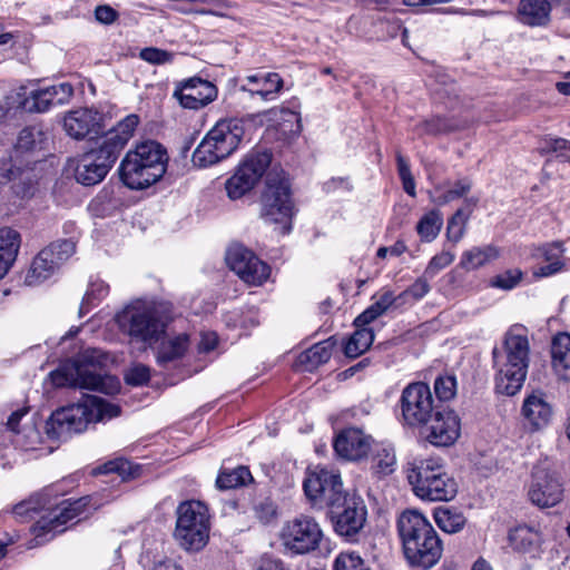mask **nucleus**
<instances>
[{
	"label": "nucleus",
	"instance_id": "28",
	"mask_svg": "<svg viewBox=\"0 0 570 570\" xmlns=\"http://www.w3.org/2000/svg\"><path fill=\"white\" fill-rule=\"evenodd\" d=\"M538 250L547 264L534 271L535 276L549 277L570 269V258L564 257L566 248L562 242L544 244Z\"/></svg>",
	"mask_w": 570,
	"mask_h": 570
},
{
	"label": "nucleus",
	"instance_id": "46",
	"mask_svg": "<svg viewBox=\"0 0 570 570\" xmlns=\"http://www.w3.org/2000/svg\"><path fill=\"white\" fill-rule=\"evenodd\" d=\"M21 245L20 234L10 227L0 228V255L16 262Z\"/></svg>",
	"mask_w": 570,
	"mask_h": 570
},
{
	"label": "nucleus",
	"instance_id": "31",
	"mask_svg": "<svg viewBox=\"0 0 570 570\" xmlns=\"http://www.w3.org/2000/svg\"><path fill=\"white\" fill-rule=\"evenodd\" d=\"M552 368L554 374L563 381L570 382V335L557 334L551 344Z\"/></svg>",
	"mask_w": 570,
	"mask_h": 570
},
{
	"label": "nucleus",
	"instance_id": "56",
	"mask_svg": "<svg viewBox=\"0 0 570 570\" xmlns=\"http://www.w3.org/2000/svg\"><path fill=\"white\" fill-rule=\"evenodd\" d=\"M541 153H553L558 156H566L570 154V141L563 138H548L544 139L540 146Z\"/></svg>",
	"mask_w": 570,
	"mask_h": 570
},
{
	"label": "nucleus",
	"instance_id": "41",
	"mask_svg": "<svg viewBox=\"0 0 570 570\" xmlns=\"http://www.w3.org/2000/svg\"><path fill=\"white\" fill-rule=\"evenodd\" d=\"M443 226V216L440 210L432 209L424 214L416 224V233L422 242L431 243L440 234Z\"/></svg>",
	"mask_w": 570,
	"mask_h": 570
},
{
	"label": "nucleus",
	"instance_id": "2",
	"mask_svg": "<svg viewBox=\"0 0 570 570\" xmlns=\"http://www.w3.org/2000/svg\"><path fill=\"white\" fill-rule=\"evenodd\" d=\"M397 533L410 564L430 569L441 559L442 542L428 518L417 510L407 509L397 518Z\"/></svg>",
	"mask_w": 570,
	"mask_h": 570
},
{
	"label": "nucleus",
	"instance_id": "43",
	"mask_svg": "<svg viewBox=\"0 0 570 570\" xmlns=\"http://www.w3.org/2000/svg\"><path fill=\"white\" fill-rule=\"evenodd\" d=\"M374 340L373 331L365 326H356V331L348 338L344 352L348 357H357L372 345Z\"/></svg>",
	"mask_w": 570,
	"mask_h": 570
},
{
	"label": "nucleus",
	"instance_id": "63",
	"mask_svg": "<svg viewBox=\"0 0 570 570\" xmlns=\"http://www.w3.org/2000/svg\"><path fill=\"white\" fill-rule=\"evenodd\" d=\"M218 338L214 332H206L200 335L198 343V351L200 353H208L213 351L217 345Z\"/></svg>",
	"mask_w": 570,
	"mask_h": 570
},
{
	"label": "nucleus",
	"instance_id": "5",
	"mask_svg": "<svg viewBox=\"0 0 570 570\" xmlns=\"http://www.w3.org/2000/svg\"><path fill=\"white\" fill-rule=\"evenodd\" d=\"M118 405L101 397L86 395L79 402L55 411L46 423L47 434L51 438H65L85 431L88 424L118 416Z\"/></svg>",
	"mask_w": 570,
	"mask_h": 570
},
{
	"label": "nucleus",
	"instance_id": "12",
	"mask_svg": "<svg viewBox=\"0 0 570 570\" xmlns=\"http://www.w3.org/2000/svg\"><path fill=\"white\" fill-rule=\"evenodd\" d=\"M323 535L320 523L313 517L301 514L284 522L278 540L287 553L303 556L317 550Z\"/></svg>",
	"mask_w": 570,
	"mask_h": 570
},
{
	"label": "nucleus",
	"instance_id": "50",
	"mask_svg": "<svg viewBox=\"0 0 570 570\" xmlns=\"http://www.w3.org/2000/svg\"><path fill=\"white\" fill-rule=\"evenodd\" d=\"M43 250H50L51 258L60 267L66 261H68L76 252V244L71 239H62L51 243Z\"/></svg>",
	"mask_w": 570,
	"mask_h": 570
},
{
	"label": "nucleus",
	"instance_id": "49",
	"mask_svg": "<svg viewBox=\"0 0 570 570\" xmlns=\"http://www.w3.org/2000/svg\"><path fill=\"white\" fill-rule=\"evenodd\" d=\"M225 323L228 327L248 330L257 325V314L249 309L246 313L242 311H233L225 315Z\"/></svg>",
	"mask_w": 570,
	"mask_h": 570
},
{
	"label": "nucleus",
	"instance_id": "61",
	"mask_svg": "<svg viewBox=\"0 0 570 570\" xmlns=\"http://www.w3.org/2000/svg\"><path fill=\"white\" fill-rule=\"evenodd\" d=\"M95 17L102 24H111L118 19L119 14L112 7L100 4L95 9Z\"/></svg>",
	"mask_w": 570,
	"mask_h": 570
},
{
	"label": "nucleus",
	"instance_id": "30",
	"mask_svg": "<svg viewBox=\"0 0 570 570\" xmlns=\"http://www.w3.org/2000/svg\"><path fill=\"white\" fill-rule=\"evenodd\" d=\"M551 0H520L517 18L529 27H546L550 22Z\"/></svg>",
	"mask_w": 570,
	"mask_h": 570
},
{
	"label": "nucleus",
	"instance_id": "3",
	"mask_svg": "<svg viewBox=\"0 0 570 570\" xmlns=\"http://www.w3.org/2000/svg\"><path fill=\"white\" fill-rule=\"evenodd\" d=\"M108 356L97 348L83 351L77 360L61 364L50 373V380L57 387L78 386L105 394H115L120 389L116 376L102 373Z\"/></svg>",
	"mask_w": 570,
	"mask_h": 570
},
{
	"label": "nucleus",
	"instance_id": "9",
	"mask_svg": "<svg viewBox=\"0 0 570 570\" xmlns=\"http://www.w3.org/2000/svg\"><path fill=\"white\" fill-rule=\"evenodd\" d=\"M176 515L174 537L179 546L187 551L202 550L209 539L207 507L197 500L185 501L177 507Z\"/></svg>",
	"mask_w": 570,
	"mask_h": 570
},
{
	"label": "nucleus",
	"instance_id": "52",
	"mask_svg": "<svg viewBox=\"0 0 570 570\" xmlns=\"http://www.w3.org/2000/svg\"><path fill=\"white\" fill-rule=\"evenodd\" d=\"M434 392L439 400L450 401L456 395V379L454 375H442L434 382Z\"/></svg>",
	"mask_w": 570,
	"mask_h": 570
},
{
	"label": "nucleus",
	"instance_id": "37",
	"mask_svg": "<svg viewBox=\"0 0 570 570\" xmlns=\"http://www.w3.org/2000/svg\"><path fill=\"white\" fill-rule=\"evenodd\" d=\"M46 135L38 126L23 128L18 136L12 154L17 158L29 159V154L41 149Z\"/></svg>",
	"mask_w": 570,
	"mask_h": 570
},
{
	"label": "nucleus",
	"instance_id": "19",
	"mask_svg": "<svg viewBox=\"0 0 570 570\" xmlns=\"http://www.w3.org/2000/svg\"><path fill=\"white\" fill-rule=\"evenodd\" d=\"M553 405L542 391H532L523 399L520 415L524 428L531 432H540L550 425L553 419Z\"/></svg>",
	"mask_w": 570,
	"mask_h": 570
},
{
	"label": "nucleus",
	"instance_id": "62",
	"mask_svg": "<svg viewBox=\"0 0 570 570\" xmlns=\"http://www.w3.org/2000/svg\"><path fill=\"white\" fill-rule=\"evenodd\" d=\"M407 247L404 242L397 240L391 247H380L376 252L379 258H385L387 255L399 257L406 252Z\"/></svg>",
	"mask_w": 570,
	"mask_h": 570
},
{
	"label": "nucleus",
	"instance_id": "64",
	"mask_svg": "<svg viewBox=\"0 0 570 570\" xmlns=\"http://www.w3.org/2000/svg\"><path fill=\"white\" fill-rule=\"evenodd\" d=\"M257 570H288L284 567L283 562L278 559L262 558Z\"/></svg>",
	"mask_w": 570,
	"mask_h": 570
},
{
	"label": "nucleus",
	"instance_id": "14",
	"mask_svg": "<svg viewBox=\"0 0 570 570\" xmlns=\"http://www.w3.org/2000/svg\"><path fill=\"white\" fill-rule=\"evenodd\" d=\"M303 489L314 504L340 509L343 499V483L341 475L333 469L315 466L306 472Z\"/></svg>",
	"mask_w": 570,
	"mask_h": 570
},
{
	"label": "nucleus",
	"instance_id": "34",
	"mask_svg": "<svg viewBox=\"0 0 570 570\" xmlns=\"http://www.w3.org/2000/svg\"><path fill=\"white\" fill-rule=\"evenodd\" d=\"M373 303L354 321L355 326H365L386 313L400 301L392 291L383 289L373 296Z\"/></svg>",
	"mask_w": 570,
	"mask_h": 570
},
{
	"label": "nucleus",
	"instance_id": "32",
	"mask_svg": "<svg viewBox=\"0 0 570 570\" xmlns=\"http://www.w3.org/2000/svg\"><path fill=\"white\" fill-rule=\"evenodd\" d=\"M509 540L514 550L537 557L542 538L538 530L528 525H518L510 531Z\"/></svg>",
	"mask_w": 570,
	"mask_h": 570
},
{
	"label": "nucleus",
	"instance_id": "17",
	"mask_svg": "<svg viewBox=\"0 0 570 570\" xmlns=\"http://www.w3.org/2000/svg\"><path fill=\"white\" fill-rule=\"evenodd\" d=\"M401 417L405 425L426 424L435 411L431 389L423 382L409 384L399 400Z\"/></svg>",
	"mask_w": 570,
	"mask_h": 570
},
{
	"label": "nucleus",
	"instance_id": "18",
	"mask_svg": "<svg viewBox=\"0 0 570 570\" xmlns=\"http://www.w3.org/2000/svg\"><path fill=\"white\" fill-rule=\"evenodd\" d=\"M225 259L228 267L248 285H263L271 275L269 265L240 244L230 245Z\"/></svg>",
	"mask_w": 570,
	"mask_h": 570
},
{
	"label": "nucleus",
	"instance_id": "11",
	"mask_svg": "<svg viewBox=\"0 0 570 570\" xmlns=\"http://www.w3.org/2000/svg\"><path fill=\"white\" fill-rule=\"evenodd\" d=\"M563 482L551 459L539 460L532 468L527 484L530 502L541 509L552 508L563 500Z\"/></svg>",
	"mask_w": 570,
	"mask_h": 570
},
{
	"label": "nucleus",
	"instance_id": "15",
	"mask_svg": "<svg viewBox=\"0 0 570 570\" xmlns=\"http://www.w3.org/2000/svg\"><path fill=\"white\" fill-rule=\"evenodd\" d=\"M272 161L266 150L249 153L225 183L227 196L236 200L249 193L265 175Z\"/></svg>",
	"mask_w": 570,
	"mask_h": 570
},
{
	"label": "nucleus",
	"instance_id": "25",
	"mask_svg": "<svg viewBox=\"0 0 570 570\" xmlns=\"http://www.w3.org/2000/svg\"><path fill=\"white\" fill-rule=\"evenodd\" d=\"M373 439L361 429L343 430L334 441V450L338 456L348 461H358L372 450Z\"/></svg>",
	"mask_w": 570,
	"mask_h": 570
},
{
	"label": "nucleus",
	"instance_id": "51",
	"mask_svg": "<svg viewBox=\"0 0 570 570\" xmlns=\"http://www.w3.org/2000/svg\"><path fill=\"white\" fill-rule=\"evenodd\" d=\"M454 258H455V254H454V252H452L450 249H443L441 253L434 255L430 259V262L424 271V277L430 278V279L433 278L442 269H444L445 267L451 265L453 263Z\"/></svg>",
	"mask_w": 570,
	"mask_h": 570
},
{
	"label": "nucleus",
	"instance_id": "23",
	"mask_svg": "<svg viewBox=\"0 0 570 570\" xmlns=\"http://www.w3.org/2000/svg\"><path fill=\"white\" fill-rule=\"evenodd\" d=\"M426 439L436 446L452 445L460 436L461 421L450 409L436 410L430 419Z\"/></svg>",
	"mask_w": 570,
	"mask_h": 570
},
{
	"label": "nucleus",
	"instance_id": "22",
	"mask_svg": "<svg viewBox=\"0 0 570 570\" xmlns=\"http://www.w3.org/2000/svg\"><path fill=\"white\" fill-rule=\"evenodd\" d=\"M174 97L184 108L200 109L217 98V88L208 80L194 77L178 83Z\"/></svg>",
	"mask_w": 570,
	"mask_h": 570
},
{
	"label": "nucleus",
	"instance_id": "16",
	"mask_svg": "<svg viewBox=\"0 0 570 570\" xmlns=\"http://www.w3.org/2000/svg\"><path fill=\"white\" fill-rule=\"evenodd\" d=\"M138 124L139 117L137 115L130 114L126 116L115 127L100 136L95 141V147L90 148L87 153L94 154V158L101 165H105L106 169L110 170L127 142L134 136Z\"/></svg>",
	"mask_w": 570,
	"mask_h": 570
},
{
	"label": "nucleus",
	"instance_id": "26",
	"mask_svg": "<svg viewBox=\"0 0 570 570\" xmlns=\"http://www.w3.org/2000/svg\"><path fill=\"white\" fill-rule=\"evenodd\" d=\"M342 511L333 509L335 518V531L343 537L356 534L364 525L366 509L361 500L343 497L341 501Z\"/></svg>",
	"mask_w": 570,
	"mask_h": 570
},
{
	"label": "nucleus",
	"instance_id": "36",
	"mask_svg": "<svg viewBox=\"0 0 570 570\" xmlns=\"http://www.w3.org/2000/svg\"><path fill=\"white\" fill-rule=\"evenodd\" d=\"M499 257V249L493 245L474 246L462 253L459 266L466 272L479 269Z\"/></svg>",
	"mask_w": 570,
	"mask_h": 570
},
{
	"label": "nucleus",
	"instance_id": "58",
	"mask_svg": "<svg viewBox=\"0 0 570 570\" xmlns=\"http://www.w3.org/2000/svg\"><path fill=\"white\" fill-rule=\"evenodd\" d=\"M104 472L110 473L115 472L118 473L120 476L125 478H134L136 473L132 471V464L131 462L118 459L115 461H110L104 465Z\"/></svg>",
	"mask_w": 570,
	"mask_h": 570
},
{
	"label": "nucleus",
	"instance_id": "47",
	"mask_svg": "<svg viewBox=\"0 0 570 570\" xmlns=\"http://www.w3.org/2000/svg\"><path fill=\"white\" fill-rule=\"evenodd\" d=\"M109 293V286L100 279L92 281L83 296L80 313L85 314L89 312V308L105 298Z\"/></svg>",
	"mask_w": 570,
	"mask_h": 570
},
{
	"label": "nucleus",
	"instance_id": "53",
	"mask_svg": "<svg viewBox=\"0 0 570 570\" xmlns=\"http://www.w3.org/2000/svg\"><path fill=\"white\" fill-rule=\"evenodd\" d=\"M522 278V272L520 269H509L494 276L491 279V286L509 291L514 288Z\"/></svg>",
	"mask_w": 570,
	"mask_h": 570
},
{
	"label": "nucleus",
	"instance_id": "54",
	"mask_svg": "<svg viewBox=\"0 0 570 570\" xmlns=\"http://www.w3.org/2000/svg\"><path fill=\"white\" fill-rule=\"evenodd\" d=\"M150 379V368L144 364H135L125 374V381L132 386L146 384Z\"/></svg>",
	"mask_w": 570,
	"mask_h": 570
},
{
	"label": "nucleus",
	"instance_id": "57",
	"mask_svg": "<svg viewBox=\"0 0 570 570\" xmlns=\"http://www.w3.org/2000/svg\"><path fill=\"white\" fill-rule=\"evenodd\" d=\"M430 291V285L428 283L426 277L417 278L407 289L402 292L397 298L402 302L405 301L407 296H411L413 299H421L424 297Z\"/></svg>",
	"mask_w": 570,
	"mask_h": 570
},
{
	"label": "nucleus",
	"instance_id": "55",
	"mask_svg": "<svg viewBox=\"0 0 570 570\" xmlns=\"http://www.w3.org/2000/svg\"><path fill=\"white\" fill-rule=\"evenodd\" d=\"M139 57L151 65H165L173 61V53L163 49L149 47L140 51Z\"/></svg>",
	"mask_w": 570,
	"mask_h": 570
},
{
	"label": "nucleus",
	"instance_id": "20",
	"mask_svg": "<svg viewBox=\"0 0 570 570\" xmlns=\"http://www.w3.org/2000/svg\"><path fill=\"white\" fill-rule=\"evenodd\" d=\"M52 105H56V102L48 87L32 91H28L26 87H20L6 97L4 107H1V111L2 116L17 110L45 112Z\"/></svg>",
	"mask_w": 570,
	"mask_h": 570
},
{
	"label": "nucleus",
	"instance_id": "10",
	"mask_svg": "<svg viewBox=\"0 0 570 570\" xmlns=\"http://www.w3.org/2000/svg\"><path fill=\"white\" fill-rule=\"evenodd\" d=\"M295 213L291 186L287 179L268 175L261 196V217L268 224L281 225L289 232Z\"/></svg>",
	"mask_w": 570,
	"mask_h": 570
},
{
	"label": "nucleus",
	"instance_id": "21",
	"mask_svg": "<svg viewBox=\"0 0 570 570\" xmlns=\"http://www.w3.org/2000/svg\"><path fill=\"white\" fill-rule=\"evenodd\" d=\"M30 159L17 158L13 154L0 161V185L12 183L13 191L20 197L32 193L33 175Z\"/></svg>",
	"mask_w": 570,
	"mask_h": 570
},
{
	"label": "nucleus",
	"instance_id": "42",
	"mask_svg": "<svg viewBox=\"0 0 570 570\" xmlns=\"http://www.w3.org/2000/svg\"><path fill=\"white\" fill-rule=\"evenodd\" d=\"M372 470L380 475H387L395 469L396 458L392 446L386 444L372 445Z\"/></svg>",
	"mask_w": 570,
	"mask_h": 570
},
{
	"label": "nucleus",
	"instance_id": "1",
	"mask_svg": "<svg viewBox=\"0 0 570 570\" xmlns=\"http://www.w3.org/2000/svg\"><path fill=\"white\" fill-rule=\"evenodd\" d=\"M530 353L528 328L521 324L510 326L503 336L501 348L492 352L498 393L512 396L521 390L528 374Z\"/></svg>",
	"mask_w": 570,
	"mask_h": 570
},
{
	"label": "nucleus",
	"instance_id": "38",
	"mask_svg": "<svg viewBox=\"0 0 570 570\" xmlns=\"http://www.w3.org/2000/svg\"><path fill=\"white\" fill-rule=\"evenodd\" d=\"M332 348L333 344L328 341L316 343L298 355L297 364L303 371L312 372L331 358Z\"/></svg>",
	"mask_w": 570,
	"mask_h": 570
},
{
	"label": "nucleus",
	"instance_id": "7",
	"mask_svg": "<svg viewBox=\"0 0 570 570\" xmlns=\"http://www.w3.org/2000/svg\"><path fill=\"white\" fill-rule=\"evenodd\" d=\"M407 480L414 494L426 501H450L458 485L438 458L414 460L407 468Z\"/></svg>",
	"mask_w": 570,
	"mask_h": 570
},
{
	"label": "nucleus",
	"instance_id": "24",
	"mask_svg": "<svg viewBox=\"0 0 570 570\" xmlns=\"http://www.w3.org/2000/svg\"><path fill=\"white\" fill-rule=\"evenodd\" d=\"M102 127V115L92 108H78L63 117L65 131L77 140L98 134Z\"/></svg>",
	"mask_w": 570,
	"mask_h": 570
},
{
	"label": "nucleus",
	"instance_id": "60",
	"mask_svg": "<svg viewBox=\"0 0 570 570\" xmlns=\"http://www.w3.org/2000/svg\"><path fill=\"white\" fill-rule=\"evenodd\" d=\"M56 105L66 104L70 97L73 95V88L68 82H61L58 85H53L48 87Z\"/></svg>",
	"mask_w": 570,
	"mask_h": 570
},
{
	"label": "nucleus",
	"instance_id": "45",
	"mask_svg": "<svg viewBox=\"0 0 570 570\" xmlns=\"http://www.w3.org/2000/svg\"><path fill=\"white\" fill-rule=\"evenodd\" d=\"M252 481V474L246 466H237L230 471L223 470L217 480L216 484L222 490H230L240 485H245Z\"/></svg>",
	"mask_w": 570,
	"mask_h": 570
},
{
	"label": "nucleus",
	"instance_id": "13",
	"mask_svg": "<svg viewBox=\"0 0 570 570\" xmlns=\"http://www.w3.org/2000/svg\"><path fill=\"white\" fill-rule=\"evenodd\" d=\"M85 505V499H78L76 501L66 500L46 511L31 527L33 539L28 544V548L32 549L45 544L57 534L62 533L67 529L68 522L73 521V519L81 514Z\"/></svg>",
	"mask_w": 570,
	"mask_h": 570
},
{
	"label": "nucleus",
	"instance_id": "40",
	"mask_svg": "<svg viewBox=\"0 0 570 570\" xmlns=\"http://www.w3.org/2000/svg\"><path fill=\"white\" fill-rule=\"evenodd\" d=\"M471 189V184L466 179L458 180L452 187L435 186L430 191V200L438 206L446 205L455 199L466 195Z\"/></svg>",
	"mask_w": 570,
	"mask_h": 570
},
{
	"label": "nucleus",
	"instance_id": "44",
	"mask_svg": "<svg viewBox=\"0 0 570 570\" xmlns=\"http://www.w3.org/2000/svg\"><path fill=\"white\" fill-rule=\"evenodd\" d=\"M434 520L438 527L446 533L459 532L465 524V518L463 514L452 511L449 508L435 509Z\"/></svg>",
	"mask_w": 570,
	"mask_h": 570
},
{
	"label": "nucleus",
	"instance_id": "8",
	"mask_svg": "<svg viewBox=\"0 0 570 570\" xmlns=\"http://www.w3.org/2000/svg\"><path fill=\"white\" fill-rule=\"evenodd\" d=\"M244 126L238 119H223L206 134L193 153L195 166L206 168L229 157L244 137Z\"/></svg>",
	"mask_w": 570,
	"mask_h": 570
},
{
	"label": "nucleus",
	"instance_id": "29",
	"mask_svg": "<svg viewBox=\"0 0 570 570\" xmlns=\"http://www.w3.org/2000/svg\"><path fill=\"white\" fill-rule=\"evenodd\" d=\"M188 346L189 336L186 333L163 338L155 351L157 364L163 367L175 365L185 355Z\"/></svg>",
	"mask_w": 570,
	"mask_h": 570
},
{
	"label": "nucleus",
	"instance_id": "4",
	"mask_svg": "<svg viewBox=\"0 0 570 570\" xmlns=\"http://www.w3.org/2000/svg\"><path fill=\"white\" fill-rule=\"evenodd\" d=\"M169 321L166 304L142 299L131 302L115 315L119 331L128 337L129 343L139 344L142 348L160 340Z\"/></svg>",
	"mask_w": 570,
	"mask_h": 570
},
{
	"label": "nucleus",
	"instance_id": "59",
	"mask_svg": "<svg viewBox=\"0 0 570 570\" xmlns=\"http://www.w3.org/2000/svg\"><path fill=\"white\" fill-rule=\"evenodd\" d=\"M425 129L424 131L428 134H440V132H446V131H454L461 128V126L456 122H453L452 120H445L443 118H435L431 121H428L424 125Z\"/></svg>",
	"mask_w": 570,
	"mask_h": 570
},
{
	"label": "nucleus",
	"instance_id": "33",
	"mask_svg": "<svg viewBox=\"0 0 570 570\" xmlns=\"http://www.w3.org/2000/svg\"><path fill=\"white\" fill-rule=\"evenodd\" d=\"M59 268L56 262L51 258L50 250H40L33 258L30 268L28 269L24 283L29 286H36L51 277Z\"/></svg>",
	"mask_w": 570,
	"mask_h": 570
},
{
	"label": "nucleus",
	"instance_id": "48",
	"mask_svg": "<svg viewBox=\"0 0 570 570\" xmlns=\"http://www.w3.org/2000/svg\"><path fill=\"white\" fill-rule=\"evenodd\" d=\"M334 570H372L364 559L354 551H342L334 560Z\"/></svg>",
	"mask_w": 570,
	"mask_h": 570
},
{
	"label": "nucleus",
	"instance_id": "39",
	"mask_svg": "<svg viewBox=\"0 0 570 570\" xmlns=\"http://www.w3.org/2000/svg\"><path fill=\"white\" fill-rule=\"evenodd\" d=\"M476 204V199H466L465 207L458 209L449 219L446 227V238L454 245L458 244L465 234L466 223L470 214Z\"/></svg>",
	"mask_w": 570,
	"mask_h": 570
},
{
	"label": "nucleus",
	"instance_id": "35",
	"mask_svg": "<svg viewBox=\"0 0 570 570\" xmlns=\"http://www.w3.org/2000/svg\"><path fill=\"white\" fill-rule=\"evenodd\" d=\"M94 156V154L85 153L76 168L77 181L86 186L100 183L109 173L106 166L98 163Z\"/></svg>",
	"mask_w": 570,
	"mask_h": 570
},
{
	"label": "nucleus",
	"instance_id": "27",
	"mask_svg": "<svg viewBox=\"0 0 570 570\" xmlns=\"http://www.w3.org/2000/svg\"><path fill=\"white\" fill-rule=\"evenodd\" d=\"M284 81L277 72H257L243 79L242 90L258 96L263 101L276 99Z\"/></svg>",
	"mask_w": 570,
	"mask_h": 570
},
{
	"label": "nucleus",
	"instance_id": "6",
	"mask_svg": "<svg viewBox=\"0 0 570 570\" xmlns=\"http://www.w3.org/2000/svg\"><path fill=\"white\" fill-rule=\"evenodd\" d=\"M168 155L157 141H142L129 150L120 163L124 184L131 189H144L157 183L166 173Z\"/></svg>",
	"mask_w": 570,
	"mask_h": 570
}]
</instances>
